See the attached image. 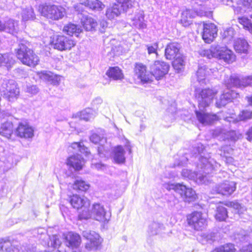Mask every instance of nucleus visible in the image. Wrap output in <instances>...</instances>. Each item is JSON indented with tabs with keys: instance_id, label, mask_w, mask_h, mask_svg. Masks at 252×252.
Listing matches in <instances>:
<instances>
[{
	"instance_id": "obj_1",
	"label": "nucleus",
	"mask_w": 252,
	"mask_h": 252,
	"mask_svg": "<svg viewBox=\"0 0 252 252\" xmlns=\"http://www.w3.org/2000/svg\"><path fill=\"white\" fill-rule=\"evenodd\" d=\"M217 93L216 91L209 89L196 91V97L198 102L199 110H196L195 114L197 120L202 125H209L218 120L216 115L204 112L205 108L210 104Z\"/></svg>"
},
{
	"instance_id": "obj_2",
	"label": "nucleus",
	"mask_w": 252,
	"mask_h": 252,
	"mask_svg": "<svg viewBox=\"0 0 252 252\" xmlns=\"http://www.w3.org/2000/svg\"><path fill=\"white\" fill-rule=\"evenodd\" d=\"M168 70V64H152L149 71L143 64H135L134 68V74L143 84L152 82L154 78L160 80L167 73Z\"/></svg>"
},
{
	"instance_id": "obj_3",
	"label": "nucleus",
	"mask_w": 252,
	"mask_h": 252,
	"mask_svg": "<svg viewBox=\"0 0 252 252\" xmlns=\"http://www.w3.org/2000/svg\"><path fill=\"white\" fill-rule=\"evenodd\" d=\"M205 148L204 146L199 143L194 148V155L195 158L199 159V162L197 164L198 169H204V171L206 174H211L214 171H216L219 169L220 165L213 158L205 157L204 151Z\"/></svg>"
},
{
	"instance_id": "obj_4",
	"label": "nucleus",
	"mask_w": 252,
	"mask_h": 252,
	"mask_svg": "<svg viewBox=\"0 0 252 252\" xmlns=\"http://www.w3.org/2000/svg\"><path fill=\"white\" fill-rule=\"evenodd\" d=\"M192 9H187L184 11V16L188 14L191 19L196 16L200 17L209 16L211 13L209 11L210 0H191Z\"/></svg>"
},
{
	"instance_id": "obj_5",
	"label": "nucleus",
	"mask_w": 252,
	"mask_h": 252,
	"mask_svg": "<svg viewBox=\"0 0 252 252\" xmlns=\"http://www.w3.org/2000/svg\"><path fill=\"white\" fill-rule=\"evenodd\" d=\"M91 217L99 221H105L109 220V216L104 206L97 203L93 204L91 211L87 208L86 210H82L79 215L80 220H87Z\"/></svg>"
},
{
	"instance_id": "obj_6",
	"label": "nucleus",
	"mask_w": 252,
	"mask_h": 252,
	"mask_svg": "<svg viewBox=\"0 0 252 252\" xmlns=\"http://www.w3.org/2000/svg\"><path fill=\"white\" fill-rule=\"evenodd\" d=\"M213 57L222 60L226 63H233L236 62V56L234 53L227 48L225 45L214 44L210 49Z\"/></svg>"
},
{
	"instance_id": "obj_7",
	"label": "nucleus",
	"mask_w": 252,
	"mask_h": 252,
	"mask_svg": "<svg viewBox=\"0 0 252 252\" xmlns=\"http://www.w3.org/2000/svg\"><path fill=\"white\" fill-rule=\"evenodd\" d=\"M38 11L42 16L54 20L62 19L65 14L63 7L54 4H40L38 6Z\"/></svg>"
},
{
	"instance_id": "obj_8",
	"label": "nucleus",
	"mask_w": 252,
	"mask_h": 252,
	"mask_svg": "<svg viewBox=\"0 0 252 252\" xmlns=\"http://www.w3.org/2000/svg\"><path fill=\"white\" fill-rule=\"evenodd\" d=\"M118 3L113 4L107 8L106 11V16L110 20L115 19L118 17L123 10L126 11L132 7L135 0H117Z\"/></svg>"
},
{
	"instance_id": "obj_9",
	"label": "nucleus",
	"mask_w": 252,
	"mask_h": 252,
	"mask_svg": "<svg viewBox=\"0 0 252 252\" xmlns=\"http://www.w3.org/2000/svg\"><path fill=\"white\" fill-rule=\"evenodd\" d=\"M1 87L5 89L1 94L3 98L9 101H13L17 98L20 91L14 80L4 79Z\"/></svg>"
},
{
	"instance_id": "obj_10",
	"label": "nucleus",
	"mask_w": 252,
	"mask_h": 252,
	"mask_svg": "<svg viewBox=\"0 0 252 252\" xmlns=\"http://www.w3.org/2000/svg\"><path fill=\"white\" fill-rule=\"evenodd\" d=\"M17 58L22 63H38L39 61L38 57L33 51L28 48L23 44H19L17 52Z\"/></svg>"
},
{
	"instance_id": "obj_11",
	"label": "nucleus",
	"mask_w": 252,
	"mask_h": 252,
	"mask_svg": "<svg viewBox=\"0 0 252 252\" xmlns=\"http://www.w3.org/2000/svg\"><path fill=\"white\" fill-rule=\"evenodd\" d=\"M180 45L176 42L168 44L165 49V56L167 60H174L177 63L184 62L185 57L180 51Z\"/></svg>"
},
{
	"instance_id": "obj_12",
	"label": "nucleus",
	"mask_w": 252,
	"mask_h": 252,
	"mask_svg": "<svg viewBox=\"0 0 252 252\" xmlns=\"http://www.w3.org/2000/svg\"><path fill=\"white\" fill-rule=\"evenodd\" d=\"M209 174H206L204 169H200L198 173L187 169H184L182 171V175L184 177L192 180L198 184H208L210 182Z\"/></svg>"
},
{
	"instance_id": "obj_13",
	"label": "nucleus",
	"mask_w": 252,
	"mask_h": 252,
	"mask_svg": "<svg viewBox=\"0 0 252 252\" xmlns=\"http://www.w3.org/2000/svg\"><path fill=\"white\" fill-rule=\"evenodd\" d=\"M167 189L169 190H174L176 192L179 193L186 201H193L197 198V195L194 190L191 188H187L186 186L182 184H171L168 185Z\"/></svg>"
},
{
	"instance_id": "obj_14",
	"label": "nucleus",
	"mask_w": 252,
	"mask_h": 252,
	"mask_svg": "<svg viewBox=\"0 0 252 252\" xmlns=\"http://www.w3.org/2000/svg\"><path fill=\"white\" fill-rule=\"evenodd\" d=\"M51 43L55 49L60 51L70 50L75 45V42L71 38L61 35L54 36Z\"/></svg>"
},
{
	"instance_id": "obj_15",
	"label": "nucleus",
	"mask_w": 252,
	"mask_h": 252,
	"mask_svg": "<svg viewBox=\"0 0 252 252\" xmlns=\"http://www.w3.org/2000/svg\"><path fill=\"white\" fill-rule=\"evenodd\" d=\"M188 223L194 230L200 231L207 225L206 219L203 217L202 214L199 212H194L188 217Z\"/></svg>"
},
{
	"instance_id": "obj_16",
	"label": "nucleus",
	"mask_w": 252,
	"mask_h": 252,
	"mask_svg": "<svg viewBox=\"0 0 252 252\" xmlns=\"http://www.w3.org/2000/svg\"><path fill=\"white\" fill-rule=\"evenodd\" d=\"M218 29L213 23H203L202 39L205 42L210 43L217 36Z\"/></svg>"
},
{
	"instance_id": "obj_17",
	"label": "nucleus",
	"mask_w": 252,
	"mask_h": 252,
	"mask_svg": "<svg viewBox=\"0 0 252 252\" xmlns=\"http://www.w3.org/2000/svg\"><path fill=\"white\" fill-rule=\"evenodd\" d=\"M37 74L41 79L53 86H59L63 77L61 75L45 70L38 72Z\"/></svg>"
},
{
	"instance_id": "obj_18",
	"label": "nucleus",
	"mask_w": 252,
	"mask_h": 252,
	"mask_svg": "<svg viewBox=\"0 0 252 252\" xmlns=\"http://www.w3.org/2000/svg\"><path fill=\"white\" fill-rule=\"evenodd\" d=\"M69 202L71 206L77 209L82 208L86 210L90 205L89 200L85 196H80L77 194L73 195L70 197Z\"/></svg>"
},
{
	"instance_id": "obj_19",
	"label": "nucleus",
	"mask_w": 252,
	"mask_h": 252,
	"mask_svg": "<svg viewBox=\"0 0 252 252\" xmlns=\"http://www.w3.org/2000/svg\"><path fill=\"white\" fill-rule=\"evenodd\" d=\"M236 189V184L234 182H225L216 186L213 190L216 193L223 195L231 194Z\"/></svg>"
},
{
	"instance_id": "obj_20",
	"label": "nucleus",
	"mask_w": 252,
	"mask_h": 252,
	"mask_svg": "<svg viewBox=\"0 0 252 252\" xmlns=\"http://www.w3.org/2000/svg\"><path fill=\"white\" fill-rule=\"evenodd\" d=\"M237 94L235 92L230 91L227 88V90L224 91L219 98L216 99V106L220 108L225 106L228 102L231 101L233 98L236 97Z\"/></svg>"
},
{
	"instance_id": "obj_21",
	"label": "nucleus",
	"mask_w": 252,
	"mask_h": 252,
	"mask_svg": "<svg viewBox=\"0 0 252 252\" xmlns=\"http://www.w3.org/2000/svg\"><path fill=\"white\" fill-rule=\"evenodd\" d=\"M83 236L90 242L86 245L87 248L97 247L100 243L99 235L94 231L86 230L82 233Z\"/></svg>"
},
{
	"instance_id": "obj_22",
	"label": "nucleus",
	"mask_w": 252,
	"mask_h": 252,
	"mask_svg": "<svg viewBox=\"0 0 252 252\" xmlns=\"http://www.w3.org/2000/svg\"><path fill=\"white\" fill-rule=\"evenodd\" d=\"M15 133L20 137L30 138L33 136V129L27 124L20 123Z\"/></svg>"
},
{
	"instance_id": "obj_23",
	"label": "nucleus",
	"mask_w": 252,
	"mask_h": 252,
	"mask_svg": "<svg viewBox=\"0 0 252 252\" xmlns=\"http://www.w3.org/2000/svg\"><path fill=\"white\" fill-rule=\"evenodd\" d=\"M65 240L66 246L72 249L77 248L81 242L80 236L73 232H68L65 237Z\"/></svg>"
},
{
	"instance_id": "obj_24",
	"label": "nucleus",
	"mask_w": 252,
	"mask_h": 252,
	"mask_svg": "<svg viewBox=\"0 0 252 252\" xmlns=\"http://www.w3.org/2000/svg\"><path fill=\"white\" fill-rule=\"evenodd\" d=\"M224 84L227 88L232 87L242 88V78L238 74H232L229 77H226L224 80Z\"/></svg>"
},
{
	"instance_id": "obj_25",
	"label": "nucleus",
	"mask_w": 252,
	"mask_h": 252,
	"mask_svg": "<svg viewBox=\"0 0 252 252\" xmlns=\"http://www.w3.org/2000/svg\"><path fill=\"white\" fill-rule=\"evenodd\" d=\"M84 162V159L78 154L70 156L67 160V164L72 167L75 170H81Z\"/></svg>"
},
{
	"instance_id": "obj_26",
	"label": "nucleus",
	"mask_w": 252,
	"mask_h": 252,
	"mask_svg": "<svg viewBox=\"0 0 252 252\" xmlns=\"http://www.w3.org/2000/svg\"><path fill=\"white\" fill-rule=\"evenodd\" d=\"M80 4L96 11L101 10L104 5L98 0H79Z\"/></svg>"
},
{
	"instance_id": "obj_27",
	"label": "nucleus",
	"mask_w": 252,
	"mask_h": 252,
	"mask_svg": "<svg viewBox=\"0 0 252 252\" xmlns=\"http://www.w3.org/2000/svg\"><path fill=\"white\" fill-rule=\"evenodd\" d=\"M106 75L114 80H121L124 77L122 70L118 66L109 67Z\"/></svg>"
},
{
	"instance_id": "obj_28",
	"label": "nucleus",
	"mask_w": 252,
	"mask_h": 252,
	"mask_svg": "<svg viewBox=\"0 0 252 252\" xmlns=\"http://www.w3.org/2000/svg\"><path fill=\"white\" fill-rule=\"evenodd\" d=\"M13 126L10 121L2 123L0 127V134L8 139L10 138L13 133Z\"/></svg>"
},
{
	"instance_id": "obj_29",
	"label": "nucleus",
	"mask_w": 252,
	"mask_h": 252,
	"mask_svg": "<svg viewBox=\"0 0 252 252\" xmlns=\"http://www.w3.org/2000/svg\"><path fill=\"white\" fill-rule=\"evenodd\" d=\"M0 250L5 252H19L17 246L12 244L10 241L0 240Z\"/></svg>"
},
{
	"instance_id": "obj_30",
	"label": "nucleus",
	"mask_w": 252,
	"mask_h": 252,
	"mask_svg": "<svg viewBox=\"0 0 252 252\" xmlns=\"http://www.w3.org/2000/svg\"><path fill=\"white\" fill-rule=\"evenodd\" d=\"M81 28L75 24L69 23L63 27V31L70 36L74 34L76 36L82 32Z\"/></svg>"
},
{
	"instance_id": "obj_31",
	"label": "nucleus",
	"mask_w": 252,
	"mask_h": 252,
	"mask_svg": "<svg viewBox=\"0 0 252 252\" xmlns=\"http://www.w3.org/2000/svg\"><path fill=\"white\" fill-rule=\"evenodd\" d=\"M111 45V51L116 56H119L125 52V50L123 46V42L116 40L115 39H112L110 41Z\"/></svg>"
},
{
	"instance_id": "obj_32",
	"label": "nucleus",
	"mask_w": 252,
	"mask_h": 252,
	"mask_svg": "<svg viewBox=\"0 0 252 252\" xmlns=\"http://www.w3.org/2000/svg\"><path fill=\"white\" fill-rule=\"evenodd\" d=\"M235 51L240 53H247L249 48L247 41L244 39H238L234 44Z\"/></svg>"
},
{
	"instance_id": "obj_33",
	"label": "nucleus",
	"mask_w": 252,
	"mask_h": 252,
	"mask_svg": "<svg viewBox=\"0 0 252 252\" xmlns=\"http://www.w3.org/2000/svg\"><path fill=\"white\" fill-rule=\"evenodd\" d=\"M18 22L12 19H9L4 25V31L12 34L17 33L18 28Z\"/></svg>"
},
{
	"instance_id": "obj_34",
	"label": "nucleus",
	"mask_w": 252,
	"mask_h": 252,
	"mask_svg": "<svg viewBox=\"0 0 252 252\" xmlns=\"http://www.w3.org/2000/svg\"><path fill=\"white\" fill-rule=\"evenodd\" d=\"M81 24L83 28L88 31H92L97 25L96 22L90 17H83L81 19Z\"/></svg>"
},
{
	"instance_id": "obj_35",
	"label": "nucleus",
	"mask_w": 252,
	"mask_h": 252,
	"mask_svg": "<svg viewBox=\"0 0 252 252\" xmlns=\"http://www.w3.org/2000/svg\"><path fill=\"white\" fill-rule=\"evenodd\" d=\"M114 159L118 163H122L125 161V151L121 146L115 148Z\"/></svg>"
},
{
	"instance_id": "obj_36",
	"label": "nucleus",
	"mask_w": 252,
	"mask_h": 252,
	"mask_svg": "<svg viewBox=\"0 0 252 252\" xmlns=\"http://www.w3.org/2000/svg\"><path fill=\"white\" fill-rule=\"evenodd\" d=\"M78 115L80 119L88 121L94 118L95 112L92 109L88 108L81 111Z\"/></svg>"
},
{
	"instance_id": "obj_37",
	"label": "nucleus",
	"mask_w": 252,
	"mask_h": 252,
	"mask_svg": "<svg viewBox=\"0 0 252 252\" xmlns=\"http://www.w3.org/2000/svg\"><path fill=\"white\" fill-rule=\"evenodd\" d=\"M132 25L138 29L143 30L146 28L144 18L142 14L139 13L136 15L132 19Z\"/></svg>"
},
{
	"instance_id": "obj_38",
	"label": "nucleus",
	"mask_w": 252,
	"mask_h": 252,
	"mask_svg": "<svg viewBox=\"0 0 252 252\" xmlns=\"http://www.w3.org/2000/svg\"><path fill=\"white\" fill-rule=\"evenodd\" d=\"M22 20L24 21L34 20L35 18V15L33 8L31 6H29L23 9L22 12Z\"/></svg>"
},
{
	"instance_id": "obj_39",
	"label": "nucleus",
	"mask_w": 252,
	"mask_h": 252,
	"mask_svg": "<svg viewBox=\"0 0 252 252\" xmlns=\"http://www.w3.org/2000/svg\"><path fill=\"white\" fill-rule=\"evenodd\" d=\"M163 228L162 224L158 222L153 221L149 225L148 231L151 235H157Z\"/></svg>"
},
{
	"instance_id": "obj_40",
	"label": "nucleus",
	"mask_w": 252,
	"mask_h": 252,
	"mask_svg": "<svg viewBox=\"0 0 252 252\" xmlns=\"http://www.w3.org/2000/svg\"><path fill=\"white\" fill-rule=\"evenodd\" d=\"M234 35V30L232 28L225 30L221 34L222 42L225 44L229 43L232 40Z\"/></svg>"
},
{
	"instance_id": "obj_41",
	"label": "nucleus",
	"mask_w": 252,
	"mask_h": 252,
	"mask_svg": "<svg viewBox=\"0 0 252 252\" xmlns=\"http://www.w3.org/2000/svg\"><path fill=\"white\" fill-rule=\"evenodd\" d=\"M202 65L198 67V69L196 72V75L197 76L198 81L201 83V81L205 79V77L207 75L210 74V71L211 69H208L206 67V65L204 64H201Z\"/></svg>"
},
{
	"instance_id": "obj_42",
	"label": "nucleus",
	"mask_w": 252,
	"mask_h": 252,
	"mask_svg": "<svg viewBox=\"0 0 252 252\" xmlns=\"http://www.w3.org/2000/svg\"><path fill=\"white\" fill-rule=\"evenodd\" d=\"M90 185L83 180H76L72 184V188L74 189L85 191L89 189Z\"/></svg>"
},
{
	"instance_id": "obj_43",
	"label": "nucleus",
	"mask_w": 252,
	"mask_h": 252,
	"mask_svg": "<svg viewBox=\"0 0 252 252\" xmlns=\"http://www.w3.org/2000/svg\"><path fill=\"white\" fill-rule=\"evenodd\" d=\"M70 147L76 151H79L81 153L85 154L86 156H89L90 154V152L88 151V148L84 146L82 142H74L72 143Z\"/></svg>"
},
{
	"instance_id": "obj_44",
	"label": "nucleus",
	"mask_w": 252,
	"mask_h": 252,
	"mask_svg": "<svg viewBox=\"0 0 252 252\" xmlns=\"http://www.w3.org/2000/svg\"><path fill=\"white\" fill-rule=\"evenodd\" d=\"M227 217V212L225 207L219 206L217 207V212L215 215L216 220L219 221H223Z\"/></svg>"
},
{
	"instance_id": "obj_45",
	"label": "nucleus",
	"mask_w": 252,
	"mask_h": 252,
	"mask_svg": "<svg viewBox=\"0 0 252 252\" xmlns=\"http://www.w3.org/2000/svg\"><path fill=\"white\" fill-rule=\"evenodd\" d=\"M252 119V111L244 110L240 112L236 119L237 122L239 121H247Z\"/></svg>"
},
{
	"instance_id": "obj_46",
	"label": "nucleus",
	"mask_w": 252,
	"mask_h": 252,
	"mask_svg": "<svg viewBox=\"0 0 252 252\" xmlns=\"http://www.w3.org/2000/svg\"><path fill=\"white\" fill-rule=\"evenodd\" d=\"M239 23L243 25L244 28L250 32H252V23L250 19L247 17H243L239 18Z\"/></svg>"
},
{
	"instance_id": "obj_47",
	"label": "nucleus",
	"mask_w": 252,
	"mask_h": 252,
	"mask_svg": "<svg viewBox=\"0 0 252 252\" xmlns=\"http://www.w3.org/2000/svg\"><path fill=\"white\" fill-rule=\"evenodd\" d=\"M62 242L57 235H53L50 238V242L48 243V246L54 248H58Z\"/></svg>"
},
{
	"instance_id": "obj_48",
	"label": "nucleus",
	"mask_w": 252,
	"mask_h": 252,
	"mask_svg": "<svg viewBox=\"0 0 252 252\" xmlns=\"http://www.w3.org/2000/svg\"><path fill=\"white\" fill-rule=\"evenodd\" d=\"M25 91L26 93L32 95L36 94L39 91V88L35 85H27Z\"/></svg>"
},
{
	"instance_id": "obj_49",
	"label": "nucleus",
	"mask_w": 252,
	"mask_h": 252,
	"mask_svg": "<svg viewBox=\"0 0 252 252\" xmlns=\"http://www.w3.org/2000/svg\"><path fill=\"white\" fill-rule=\"evenodd\" d=\"M11 55L8 54H0V63H13Z\"/></svg>"
},
{
	"instance_id": "obj_50",
	"label": "nucleus",
	"mask_w": 252,
	"mask_h": 252,
	"mask_svg": "<svg viewBox=\"0 0 252 252\" xmlns=\"http://www.w3.org/2000/svg\"><path fill=\"white\" fill-rule=\"evenodd\" d=\"M242 88L252 86V76L242 78Z\"/></svg>"
},
{
	"instance_id": "obj_51",
	"label": "nucleus",
	"mask_w": 252,
	"mask_h": 252,
	"mask_svg": "<svg viewBox=\"0 0 252 252\" xmlns=\"http://www.w3.org/2000/svg\"><path fill=\"white\" fill-rule=\"evenodd\" d=\"M90 140L94 144L98 143L99 142H102L103 138L96 133H93L90 136Z\"/></svg>"
},
{
	"instance_id": "obj_52",
	"label": "nucleus",
	"mask_w": 252,
	"mask_h": 252,
	"mask_svg": "<svg viewBox=\"0 0 252 252\" xmlns=\"http://www.w3.org/2000/svg\"><path fill=\"white\" fill-rule=\"evenodd\" d=\"M147 47L149 54L154 53L155 54L156 56H157V49L158 47L157 43H155L154 45H148Z\"/></svg>"
},
{
	"instance_id": "obj_53",
	"label": "nucleus",
	"mask_w": 252,
	"mask_h": 252,
	"mask_svg": "<svg viewBox=\"0 0 252 252\" xmlns=\"http://www.w3.org/2000/svg\"><path fill=\"white\" fill-rule=\"evenodd\" d=\"M221 247L224 249L223 250V252H235V249L234 245L232 244H227Z\"/></svg>"
},
{
	"instance_id": "obj_54",
	"label": "nucleus",
	"mask_w": 252,
	"mask_h": 252,
	"mask_svg": "<svg viewBox=\"0 0 252 252\" xmlns=\"http://www.w3.org/2000/svg\"><path fill=\"white\" fill-rule=\"evenodd\" d=\"M168 203L170 207H173L178 204L179 200L175 196L172 195L168 199Z\"/></svg>"
},
{
	"instance_id": "obj_55",
	"label": "nucleus",
	"mask_w": 252,
	"mask_h": 252,
	"mask_svg": "<svg viewBox=\"0 0 252 252\" xmlns=\"http://www.w3.org/2000/svg\"><path fill=\"white\" fill-rule=\"evenodd\" d=\"M189 16L187 14L186 16H184V11L182 13L181 22L185 26L189 25L191 22V18H189Z\"/></svg>"
},
{
	"instance_id": "obj_56",
	"label": "nucleus",
	"mask_w": 252,
	"mask_h": 252,
	"mask_svg": "<svg viewBox=\"0 0 252 252\" xmlns=\"http://www.w3.org/2000/svg\"><path fill=\"white\" fill-rule=\"evenodd\" d=\"M23 252H35L36 251V248L33 245H28L26 246H24L22 248Z\"/></svg>"
},
{
	"instance_id": "obj_57",
	"label": "nucleus",
	"mask_w": 252,
	"mask_h": 252,
	"mask_svg": "<svg viewBox=\"0 0 252 252\" xmlns=\"http://www.w3.org/2000/svg\"><path fill=\"white\" fill-rule=\"evenodd\" d=\"M177 73H180L184 69L185 64H171Z\"/></svg>"
},
{
	"instance_id": "obj_58",
	"label": "nucleus",
	"mask_w": 252,
	"mask_h": 252,
	"mask_svg": "<svg viewBox=\"0 0 252 252\" xmlns=\"http://www.w3.org/2000/svg\"><path fill=\"white\" fill-rule=\"evenodd\" d=\"M220 1L223 3V4H224L225 5H229L230 6H233L234 7V12L235 13H236V12L238 13L239 7H237L235 8L233 6V0H220Z\"/></svg>"
},
{
	"instance_id": "obj_59",
	"label": "nucleus",
	"mask_w": 252,
	"mask_h": 252,
	"mask_svg": "<svg viewBox=\"0 0 252 252\" xmlns=\"http://www.w3.org/2000/svg\"><path fill=\"white\" fill-rule=\"evenodd\" d=\"M102 102V99L100 97H97L94 99L92 102V105L94 107H97Z\"/></svg>"
},
{
	"instance_id": "obj_60",
	"label": "nucleus",
	"mask_w": 252,
	"mask_h": 252,
	"mask_svg": "<svg viewBox=\"0 0 252 252\" xmlns=\"http://www.w3.org/2000/svg\"><path fill=\"white\" fill-rule=\"evenodd\" d=\"M229 205L236 210H239L241 208V205L237 202H231Z\"/></svg>"
},
{
	"instance_id": "obj_61",
	"label": "nucleus",
	"mask_w": 252,
	"mask_h": 252,
	"mask_svg": "<svg viewBox=\"0 0 252 252\" xmlns=\"http://www.w3.org/2000/svg\"><path fill=\"white\" fill-rule=\"evenodd\" d=\"M243 4L245 7L252 8V0H243Z\"/></svg>"
},
{
	"instance_id": "obj_62",
	"label": "nucleus",
	"mask_w": 252,
	"mask_h": 252,
	"mask_svg": "<svg viewBox=\"0 0 252 252\" xmlns=\"http://www.w3.org/2000/svg\"><path fill=\"white\" fill-rule=\"evenodd\" d=\"M247 139L249 141H252V127L247 131Z\"/></svg>"
},
{
	"instance_id": "obj_63",
	"label": "nucleus",
	"mask_w": 252,
	"mask_h": 252,
	"mask_svg": "<svg viewBox=\"0 0 252 252\" xmlns=\"http://www.w3.org/2000/svg\"><path fill=\"white\" fill-rule=\"evenodd\" d=\"M242 252H252V244L248 246Z\"/></svg>"
},
{
	"instance_id": "obj_64",
	"label": "nucleus",
	"mask_w": 252,
	"mask_h": 252,
	"mask_svg": "<svg viewBox=\"0 0 252 252\" xmlns=\"http://www.w3.org/2000/svg\"><path fill=\"white\" fill-rule=\"evenodd\" d=\"M246 98L249 105L252 106V94L250 96H247Z\"/></svg>"
}]
</instances>
